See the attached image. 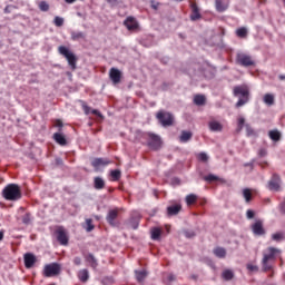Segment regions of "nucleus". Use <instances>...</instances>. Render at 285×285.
<instances>
[{
	"instance_id": "nucleus-1",
	"label": "nucleus",
	"mask_w": 285,
	"mask_h": 285,
	"mask_svg": "<svg viewBox=\"0 0 285 285\" xmlns=\"http://www.w3.org/2000/svg\"><path fill=\"white\" fill-rule=\"evenodd\" d=\"M233 95L234 97H238L236 108H242V106H246L250 99V89H248L246 85H239L234 87Z\"/></svg>"
},
{
	"instance_id": "nucleus-2",
	"label": "nucleus",
	"mask_w": 285,
	"mask_h": 285,
	"mask_svg": "<svg viewBox=\"0 0 285 285\" xmlns=\"http://www.w3.org/2000/svg\"><path fill=\"white\" fill-rule=\"evenodd\" d=\"M2 197L7 199V202H19L21 199V187L17 184H9L2 190Z\"/></svg>"
},
{
	"instance_id": "nucleus-3",
	"label": "nucleus",
	"mask_w": 285,
	"mask_h": 285,
	"mask_svg": "<svg viewBox=\"0 0 285 285\" xmlns=\"http://www.w3.org/2000/svg\"><path fill=\"white\" fill-rule=\"evenodd\" d=\"M281 253H282V249H278L275 247H268L266 252H264L262 264L265 273L271 271V268H273L271 265H268V262L275 259V257H277V255H279Z\"/></svg>"
},
{
	"instance_id": "nucleus-4",
	"label": "nucleus",
	"mask_w": 285,
	"mask_h": 285,
	"mask_svg": "<svg viewBox=\"0 0 285 285\" xmlns=\"http://www.w3.org/2000/svg\"><path fill=\"white\" fill-rule=\"evenodd\" d=\"M58 52L67 59L71 70H77V56H75L70 49H68L66 46H60L58 48Z\"/></svg>"
},
{
	"instance_id": "nucleus-5",
	"label": "nucleus",
	"mask_w": 285,
	"mask_h": 285,
	"mask_svg": "<svg viewBox=\"0 0 285 285\" xmlns=\"http://www.w3.org/2000/svg\"><path fill=\"white\" fill-rule=\"evenodd\" d=\"M161 137L157 134H147V146L150 150H160L163 146Z\"/></svg>"
},
{
	"instance_id": "nucleus-6",
	"label": "nucleus",
	"mask_w": 285,
	"mask_h": 285,
	"mask_svg": "<svg viewBox=\"0 0 285 285\" xmlns=\"http://www.w3.org/2000/svg\"><path fill=\"white\" fill-rule=\"evenodd\" d=\"M156 119H158L159 124H161V126H164L165 128L168 126H173L175 121V117H173V114L164 110L157 112Z\"/></svg>"
},
{
	"instance_id": "nucleus-7",
	"label": "nucleus",
	"mask_w": 285,
	"mask_h": 285,
	"mask_svg": "<svg viewBox=\"0 0 285 285\" xmlns=\"http://www.w3.org/2000/svg\"><path fill=\"white\" fill-rule=\"evenodd\" d=\"M59 273H61V265H59L58 263H51L45 266V277H57Z\"/></svg>"
},
{
	"instance_id": "nucleus-8",
	"label": "nucleus",
	"mask_w": 285,
	"mask_h": 285,
	"mask_svg": "<svg viewBox=\"0 0 285 285\" xmlns=\"http://www.w3.org/2000/svg\"><path fill=\"white\" fill-rule=\"evenodd\" d=\"M236 63H238V66H243L244 68H250V66H255V60H253V57L249 55L237 53Z\"/></svg>"
},
{
	"instance_id": "nucleus-9",
	"label": "nucleus",
	"mask_w": 285,
	"mask_h": 285,
	"mask_svg": "<svg viewBox=\"0 0 285 285\" xmlns=\"http://www.w3.org/2000/svg\"><path fill=\"white\" fill-rule=\"evenodd\" d=\"M56 237H57V242L61 245V246H68V233H66V229H63V227H58L55 232Z\"/></svg>"
},
{
	"instance_id": "nucleus-10",
	"label": "nucleus",
	"mask_w": 285,
	"mask_h": 285,
	"mask_svg": "<svg viewBox=\"0 0 285 285\" xmlns=\"http://www.w3.org/2000/svg\"><path fill=\"white\" fill-rule=\"evenodd\" d=\"M189 8L191 10V13L189 16L190 21H199V19H202V12L199 10V7L197 6V2H190Z\"/></svg>"
},
{
	"instance_id": "nucleus-11",
	"label": "nucleus",
	"mask_w": 285,
	"mask_h": 285,
	"mask_svg": "<svg viewBox=\"0 0 285 285\" xmlns=\"http://www.w3.org/2000/svg\"><path fill=\"white\" fill-rule=\"evenodd\" d=\"M109 79L112 81L114 86L121 83V71L115 67L109 70Z\"/></svg>"
},
{
	"instance_id": "nucleus-12",
	"label": "nucleus",
	"mask_w": 285,
	"mask_h": 285,
	"mask_svg": "<svg viewBox=\"0 0 285 285\" xmlns=\"http://www.w3.org/2000/svg\"><path fill=\"white\" fill-rule=\"evenodd\" d=\"M252 230H253L254 235H257L258 237H262V235H266V229H264L263 220H256L252 225Z\"/></svg>"
},
{
	"instance_id": "nucleus-13",
	"label": "nucleus",
	"mask_w": 285,
	"mask_h": 285,
	"mask_svg": "<svg viewBox=\"0 0 285 285\" xmlns=\"http://www.w3.org/2000/svg\"><path fill=\"white\" fill-rule=\"evenodd\" d=\"M119 217V208L110 209L107 214V223L109 226H117V223L115 222Z\"/></svg>"
},
{
	"instance_id": "nucleus-14",
	"label": "nucleus",
	"mask_w": 285,
	"mask_h": 285,
	"mask_svg": "<svg viewBox=\"0 0 285 285\" xmlns=\"http://www.w3.org/2000/svg\"><path fill=\"white\" fill-rule=\"evenodd\" d=\"M124 26L127 28V30H138L139 29V22H137V19L132 16H129L124 21Z\"/></svg>"
},
{
	"instance_id": "nucleus-15",
	"label": "nucleus",
	"mask_w": 285,
	"mask_h": 285,
	"mask_svg": "<svg viewBox=\"0 0 285 285\" xmlns=\"http://www.w3.org/2000/svg\"><path fill=\"white\" fill-rule=\"evenodd\" d=\"M282 183V178H279V175L274 174L272 176V179L268 181V188L269 190H279V184Z\"/></svg>"
},
{
	"instance_id": "nucleus-16",
	"label": "nucleus",
	"mask_w": 285,
	"mask_h": 285,
	"mask_svg": "<svg viewBox=\"0 0 285 285\" xmlns=\"http://www.w3.org/2000/svg\"><path fill=\"white\" fill-rule=\"evenodd\" d=\"M26 268H32L37 264V256L32 253H27L23 256Z\"/></svg>"
},
{
	"instance_id": "nucleus-17",
	"label": "nucleus",
	"mask_w": 285,
	"mask_h": 285,
	"mask_svg": "<svg viewBox=\"0 0 285 285\" xmlns=\"http://www.w3.org/2000/svg\"><path fill=\"white\" fill-rule=\"evenodd\" d=\"M208 128L212 132H222L224 130V125L217 120H210L208 122Z\"/></svg>"
},
{
	"instance_id": "nucleus-18",
	"label": "nucleus",
	"mask_w": 285,
	"mask_h": 285,
	"mask_svg": "<svg viewBox=\"0 0 285 285\" xmlns=\"http://www.w3.org/2000/svg\"><path fill=\"white\" fill-rule=\"evenodd\" d=\"M178 213H181V204H174L167 207V215L169 217H175Z\"/></svg>"
},
{
	"instance_id": "nucleus-19",
	"label": "nucleus",
	"mask_w": 285,
	"mask_h": 285,
	"mask_svg": "<svg viewBox=\"0 0 285 285\" xmlns=\"http://www.w3.org/2000/svg\"><path fill=\"white\" fill-rule=\"evenodd\" d=\"M109 164H112L108 158H95L91 161V166L94 168H99V166H109Z\"/></svg>"
},
{
	"instance_id": "nucleus-20",
	"label": "nucleus",
	"mask_w": 285,
	"mask_h": 285,
	"mask_svg": "<svg viewBox=\"0 0 285 285\" xmlns=\"http://www.w3.org/2000/svg\"><path fill=\"white\" fill-rule=\"evenodd\" d=\"M193 139V134L190 131L183 130L179 136L180 144H188Z\"/></svg>"
},
{
	"instance_id": "nucleus-21",
	"label": "nucleus",
	"mask_w": 285,
	"mask_h": 285,
	"mask_svg": "<svg viewBox=\"0 0 285 285\" xmlns=\"http://www.w3.org/2000/svg\"><path fill=\"white\" fill-rule=\"evenodd\" d=\"M53 139L56 144H59V146H66V144H68V140H66V136H63V134L60 132L53 134Z\"/></svg>"
},
{
	"instance_id": "nucleus-22",
	"label": "nucleus",
	"mask_w": 285,
	"mask_h": 285,
	"mask_svg": "<svg viewBox=\"0 0 285 285\" xmlns=\"http://www.w3.org/2000/svg\"><path fill=\"white\" fill-rule=\"evenodd\" d=\"M94 188H96V190H102V188H106V181L101 177H95Z\"/></svg>"
},
{
	"instance_id": "nucleus-23",
	"label": "nucleus",
	"mask_w": 285,
	"mask_h": 285,
	"mask_svg": "<svg viewBox=\"0 0 285 285\" xmlns=\"http://www.w3.org/2000/svg\"><path fill=\"white\" fill-rule=\"evenodd\" d=\"M215 8L217 12H226V10H228V4L224 3L222 0H215Z\"/></svg>"
},
{
	"instance_id": "nucleus-24",
	"label": "nucleus",
	"mask_w": 285,
	"mask_h": 285,
	"mask_svg": "<svg viewBox=\"0 0 285 285\" xmlns=\"http://www.w3.org/2000/svg\"><path fill=\"white\" fill-rule=\"evenodd\" d=\"M263 101L266 104V106H275V95L265 94Z\"/></svg>"
},
{
	"instance_id": "nucleus-25",
	"label": "nucleus",
	"mask_w": 285,
	"mask_h": 285,
	"mask_svg": "<svg viewBox=\"0 0 285 285\" xmlns=\"http://www.w3.org/2000/svg\"><path fill=\"white\" fill-rule=\"evenodd\" d=\"M268 137L272 139V141H279V139H282V132H279L277 129L269 130Z\"/></svg>"
},
{
	"instance_id": "nucleus-26",
	"label": "nucleus",
	"mask_w": 285,
	"mask_h": 285,
	"mask_svg": "<svg viewBox=\"0 0 285 285\" xmlns=\"http://www.w3.org/2000/svg\"><path fill=\"white\" fill-rule=\"evenodd\" d=\"M213 253L219 259H224V257H226V248L224 247H216L214 248Z\"/></svg>"
},
{
	"instance_id": "nucleus-27",
	"label": "nucleus",
	"mask_w": 285,
	"mask_h": 285,
	"mask_svg": "<svg viewBox=\"0 0 285 285\" xmlns=\"http://www.w3.org/2000/svg\"><path fill=\"white\" fill-rule=\"evenodd\" d=\"M194 104L196 106H205L206 105V96H204V95H196L194 97Z\"/></svg>"
},
{
	"instance_id": "nucleus-28",
	"label": "nucleus",
	"mask_w": 285,
	"mask_h": 285,
	"mask_svg": "<svg viewBox=\"0 0 285 285\" xmlns=\"http://www.w3.org/2000/svg\"><path fill=\"white\" fill-rule=\"evenodd\" d=\"M136 279L137 282L141 283L146 277H148V272L142 269V271H136Z\"/></svg>"
},
{
	"instance_id": "nucleus-29",
	"label": "nucleus",
	"mask_w": 285,
	"mask_h": 285,
	"mask_svg": "<svg viewBox=\"0 0 285 285\" xmlns=\"http://www.w3.org/2000/svg\"><path fill=\"white\" fill-rule=\"evenodd\" d=\"M236 36L239 37V39H246L248 37V29L246 27H240L236 30Z\"/></svg>"
},
{
	"instance_id": "nucleus-30",
	"label": "nucleus",
	"mask_w": 285,
	"mask_h": 285,
	"mask_svg": "<svg viewBox=\"0 0 285 285\" xmlns=\"http://www.w3.org/2000/svg\"><path fill=\"white\" fill-rule=\"evenodd\" d=\"M72 41H80V39H86V33L82 31H73L71 32Z\"/></svg>"
},
{
	"instance_id": "nucleus-31",
	"label": "nucleus",
	"mask_w": 285,
	"mask_h": 285,
	"mask_svg": "<svg viewBox=\"0 0 285 285\" xmlns=\"http://www.w3.org/2000/svg\"><path fill=\"white\" fill-rule=\"evenodd\" d=\"M86 262H88V264H90L91 268H97V266H98L97 258H95V255H92V254H88L86 256Z\"/></svg>"
},
{
	"instance_id": "nucleus-32",
	"label": "nucleus",
	"mask_w": 285,
	"mask_h": 285,
	"mask_svg": "<svg viewBox=\"0 0 285 285\" xmlns=\"http://www.w3.org/2000/svg\"><path fill=\"white\" fill-rule=\"evenodd\" d=\"M223 279H225V282H230V279H233V277H235V273H233V271L230 269H225L222 274Z\"/></svg>"
},
{
	"instance_id": "nucleus-33",
	"label": "nucleus",
	"mask_w": 285,
	"mask_h": 285,
	"mask_svg": "<svg viewBox=\"0 0 285 285\" xmlns=\"http://www.w3.org/2000/svg\"><path fill=\"white\" fill-rule=\"evenodd\" d=\"M90 275L88 274V269H81L79 273H78V278L80 279V282H88Z\"/></svg>"
},
{
	"instance_id": "nucleus-34",
	"label": "nucleus",
	"mask_w": 285,
	"mask_h": 285,
	"mask_svg": "<svg viewBox=\"0 0 285 285\" xmlns=\"http://www.w3.org/2000/svg\"><path fill=\"white\" fill-rule=\"evenodd\" d=\"M111 180L112 181H119L121 179V170L115 169L110 171Z\"/></svg>"
},
{
	"instance_id": "nucleus-35",
	"label": "nucleus",
	"mask_w": 285,
	"mask_h": 285,
	"mask_svg": "<svg viewBox=\"0 0 285 285\" xmlns=\"http://www.w3.org/2000/svg\"><path fill=\"white\" fill-rule=\"evenodd\" d=\"M243 196H244V199H245V202H246L247 204L250 203V199H253V193L250 191L249 188H245V189L243 190Z\"/></svg>"
},
{
	"instance_id": "nucleus-36",
	"label": "nucleus",
	"mask_w": 285,
	"mask_h": 285,
	"mask_svg": "<svg viewBox=\"0 0 285 285\" xmlns=\"http://www.w3.org/2000/svg\"><path fill=\"white\" fill-rule=\"evenodd\" d=\"M197 202V195L195 194H189L186 196V204L187 206H193Z\"/></svg>"
},
{
	"instance_id": "nucleus-37",
	"label": "nucleus",
	"mask_w": 285,
	"mask_h": 285,
	"mask_svg": "<svg viewBox=\"0 0 285 285\" xmlns=\"http://www.w3.org/2000/svg\"><path fill=\"white\" fill-rule=\"evenodd\" d=\"M85 229L87 230V233H92V230H95V226L92 225V218L86 219Z\"/></svg>"
},
{
	"instance_id": "nucleus-38",
	"label": "nucleus",
	"mask_w": 285,
	"mask_h": 285,
	"mask_svg": "<svg viewBox=\"0 0 285 285\" xmlns=\"http://www.w3.org/2000/svg\"><path fill=\"white\" fill-rule=\"evenodd\" d=\"M161 237V229L158 227H155L151 229V239H159Z\"/></svg>"
},
{
	"instance_id": "nucleus-39",
	"label": "nucleus",
	"mask_w": 285,
	"mask_h": 285,
	"mask_svg": "<svg viewBox=\"0 0 285 285\" xmlns=\"http://www.w3.org/2000/svg\"><path fill=\"white\" fill-rule=\"evenodd\" d=\"M38 8L41 12H48V10H50V4H48L46 1H40Z\"/></svg>"
},
{
	"instance_id": "nucleus-40",
	"label": "nucleus",
	"mask_w": 285,
	"mask_h": 285,
	"mask_svg": "<svg viewBox=\"0 0 285 285\" xmlns=\"http://www.w3.org/2000/svg\"><path fill=\"white\" fill-rule=\"evenodd\" d=\"M204 180L208 181V184H213V181H219V177H217L213 174H209V175L204 177Z\"/></svg>"
},
{
	"instance_id": "nucleus-41",
	"label": "nucleus",
	"mask_w": 285,
	"mask_h": 285,
	"mask_svg": "<svg viewBox=\"0 0 285 285\" xmlns=\"http://www.w3.org/2000/svg\"><path fill=\"white\" fill-rule=\"evenodd\" d=\"M53 23L55 26H57V28H61V26H63V18L56 16L53 19Z\"/></svg>"
},
{
	"instance_id": "nucleus-42",
	"label": "nucleus",
	"mask_w": 285,
	"mask_h": 285,
	"mask_svg": "<svg viewBox=\"0 0 285 285\" xmlns=\"http://www.w3.org/2000/svg\"><path fill=\"white\" fill-rule=\"evenodd\" d=\"M272 239H273L274 242H282V240L284 239V234H282V233L273 234V235H272Z\"/></svg>"
},
{
	"instance_id": "nucleus-43",
	"label": "nucleus",
	"mask_w": 285,
	"mask_h": 285,
	"mask_svg": "<svg viewBox=\"0 0 285 285\" xmlns=\"http://www.w3.org/2000/svg\"><path fill=\"white\" fill-rule=\"evenodd\" d=\"M80 104H81V108H82L83 112L86 115H90V107H88V104H86V101H83V100H80Z\"/></svg>"
},
{
	"instance_id": "nucleus-44",
	"label": "nucleus",
	"mask_w": 285,
	"mask_h": 285,
	"mask_svg": "<svg viewBox=\"0 0 285 285\" xmlns=\"http://www.w3.org/2000/svg\"><path fill=\"white\" fill-rule=\"evenodd\" d=\"M245 128H246L247 137L255 136V129H253V127H250V125H246Z\"/></svg>"
},
{
	"instance_id": "nucleus-45",
	"label": "nucleus",
	"mask_w": 285,
	"mask_h": 285,
	"mask_svg": "<svg viewBox=\"0 0 285 285\" xmlns=\"http://www.w3.org/2000/svg\"><path fill=\"white\" fill-rule=\"evenodd\" d=\"M244 124H246V120L244 118H238V132L243 130Z\"/></svg>"
},
{
	"instance_id": "nucleus-46",
	"label": "nucleus",
	"mask_w": 285,
	"mask_h": 285,
	"mask_svg": "<svg viewBox=\"0 0 285 285\" xmlns=\"http://www.w3.org/2000/svg\"><path fill=\"white\" fill-rule=\"evenodd\" d=\"M198 159L199 161H208V155H206V153H200Z\"/></svg>"
},
{
	"instance_id": "nucleus-47",
	"label": "nucleus",
	"mask_w": 285,
	"mask_h": 285,
	"mask_svg": "<svg viewBox=\"0 0 285 285\" xmlns=\"http://www.w3.org/2000/svg\"><path fill=\"white\" fill-rule=\"evenodd\" d=\"M246 217L247 219H253V217H255V212L253 209H248L246 212Z\"/></svg>"
},
{
	"instance_id": "nucleus-48",
	"label": "nucleus",
	"mask_w": 285,
	"mask_h": 285,
	"mask_svg": "<svg viewBox=\"0 0 285 285\" xmlns=\"http://www.w3.org/2000/svg\"><path fill=\"white\" fill-rule=\"evenodd\" d=\"M247 271L257 272V271H259V268L256 265L248 264Z\"/></svg>"
},
{
	"instance_id": "nucleus-49",
	"label": "nucleus",
	"mask_w": 285,
	"mask_h": 285,
	"mask_svg": "<svg viewBox=\"0 0 285 285\" xmlns=\"http://www.w3.org/2000/svg\"><path fill=\"white\" fill-rule=\"evenodd\" d=\"M22 223H23V224H30V214H26V215L22 217Z\"/></svg>"
},
{
	"instance_id": "nucleus-50",
	"label": "nucleus",
	"mask_w": 285,
	"mask_h": 285,
	"mask_svg": "<svg viewBox=\"0 0 285 285\" xmlns=\"http://www.w3.org/2000/svg\"><path fill=\"white\" fill-rule=\"evenodd\" d=\"M73 264H75L76 266H81V257H75V258H73Z\"/></svg>"
},
{
	"instance_id": "nucleus-51",
	"label": "nucleus",
	"mask_w": 285,
	"mask_h": 285,
	"mask_svg": "<svg viewBox=\"0 0 285 285\" xmlns=\"http://www.w3.org/2000/svg\"><path fill=\"white\" fill-rule=\"evenodd\" d=\"M91 115H96L97 117H104V116L101 115V112H100L99 110H97V109H92V110H91Z\"/></svg>"
},
{
	"instance_id": "nucleus-52",
	"label": "nucleus",
	"mask_w": 285,
	"mask_h": 285,
	"mask_svg": "<svg viewBox=\"0 0 285 285\" xmlns=\"http://www.w3.org/2000/svg\"><path fill=\"white\" fill-rule=\"evenodd\" d=\"M185 235H186V237H188V238L195 237V232H186Z\"/></svg>"
},
{
	"instance_id": "nucleus-53",
	"label": "nucleus",
	"mask_w": 285,
	"mask_h": 285,
	"mask_svg": "<svg viewBox=\"0 0 285 285\" xmlns=\"http://www.w3.org/2000/svg\"><path fill=\"white\" fill-rule=\"evenodd\" d=\"M107 3H109L110 6H117L118 1L117 0H106Z\"/></svg>"
},
{
	"instance_id": "nucleus-54",
	"label": "nucleus",
	"mask_w": 285,
	"mask_h": 285,
	"mask_svg": "<svg viewBox=\"0 0 285 285\" xmlns=\"http://www.w3.org/2000/svg\"><path fill=\"white\" fill-rule=\"evenodd\" d=\"M57 128H63V122L61 120L56 121Z\"/></svg>"
},
{
	"instance_id": "nucleus-55",
	"label": "nucleus",
	"mask_w": 285,
	"mask_h": 285,
	"mask_svg": "<svg viewBox=\"0 0 285 285\" xmlns=\"http://www.w3.org/2000/svg\"><path fill=\"white\" fill-rule=\"evenodd\" d=\"M167 279L168 282H175V275L168 274Z\"/></svg>"
},
{
	"instance_id": "nucleus-56",
	"label": "nucleus",
	"mask_w": 285,
	"mask_h": 285,
	"mask_svg": "<svg viewBox=\"0 0 285 285\" xmlns=\"http://www.w3.org/2000/svg\"><path fill=\"white\" fill-rule=\"evenodd\" d=\"M281 212L285 215V202L281 204Z\"/></svg>"
},
{
	"instance_id": "nucleus-57",
	"label": "nucleus",
	"mask_w": 285,
	"mask_h": 285,
	"mask_svg": "<svg viewBox=\"0 0 285 285\" xmlns=\"http://www.w3.org/2000/svg\"><path fill=\"white\" fill-rule=\"evenodd\" d=\"M265 155H266V150H265V149H261V150H259V156H261V157H264Z\"/></svg>"
},
{
	"instance_id": "nucleus-58",
	"label": "nucleus",
	"mask_w": 285,
	"mask_h": 285,
	"mask_svg": "<svg viewBox=\"0 0 285 285\" xmlns=\"http://www.w3.org/2000/svg\"><path fill=\"white\" fill-rule=\"evenodd\" d=\"M4 13H6V14H10V9H9L8 6L4 8Z\"/></svg>"
},
{
	"instance_id": "nucleus-59",
	"label": "nucleus",
	"mask_w": 285,
	"mask_h": 285,
	"mask_svg": "<svg viewBox=\"0 0 285 285\" xmlns=\"http://www.w3.org/2000/svg\"><path fill=\"white\" fill-rule=\"evenodd\" d=\"M138 227H139V223H136V224L132 226L134 230H137Z\"/></svg>"
},
{
	"instance_id": "nucleus-60",
	"label": "nucleus",
	"mask_w": 285,
	"mask_h": 285,
	"mask_svg": "<svg viewBox=\"0 0 285 285\" xmlns=\"http://www.w3.org/2000/svg\"><path fill=\"white\" fill-rule=\"evenodd\" d=\"M77 0H65L66 3H75Z\"/></svg>"
},
{
	"instance_id": "nucleus-61",
	"label": "nucleus",
	"mask_w": 285,
	"mask_h": 285,
	"mask_svg": "<svg viewBox=\"0 0 285 285\" xmlns=\"http://www.w3.org/2000/svg\"><path fill=\"white\" fill-rule=\"evenodd\" d=\"M278 79H281V81H284L285 76H284V75H281V76L278 77Z\"/></svg>"
},
{
	"instance_id": "nucleus-62",
	"label": "nucleus",
	"mask_w": 285,
	"mask_h": 285,
	"mask_svg": "<svg viewBox=\"0 0 285 285\" xmlns=\"http://www.w3.org/2000/svg\"><path fill=\"white\" fill-rule=\"evenodd\" d=\"M3 239V233L0 232V242Z\"/></svg>"
},
{
	"instance_id": "nucleus-63",
	"label": "nucleus",
	"mask_w": 285,
	"mask_h": 285,
	"mask_svg": "<svg viewBox=\"0 0 285 285\" xmlns=\"http://www.w3.org/2000/svg\"><path fill=\"white\" fill-rule=\"evenodd\" d=\"M174 1H184V0H174Z\"/></svg>"
}]
</instances>
